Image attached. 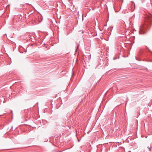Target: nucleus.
<instances>
[{
	"instance_id": "obj_1",
	"label": "nucleus",
	"mask_w": 152,
	"mask_h": 152,
	"mask_svg": "<svg viewBox=\"0 0 152 152\" xmlns=\"http://www.w3.org/2000/svg\"><path fill=\"white\" fill-rule=\"evenodd\" d=\"M146 29V27H145L143 25L140 26V31L139 33L140 34H145L146 32L145 30Z\"/></svg>"
},
{
	"instance_id": "obj_2",
	"label": "nucleus",
	"mask_w": 152,
	"mask_h": 152,
	"mask_svg": "<svg viewBox=\"0 0 152 152\" xmlns=\"http://www.w3.org/2000/svg\"><path fill=\"white\" fill-rule=\"evenodd\" d=\"M145 50H143V49H140V54H142L143 55H145Z\"/></svg>"
},
{
	"instance_id": "obj_3",
	"label": "nucleus",
	"mask_w": 152,
	"mask_h": 152,
	"mask_svg": "<svg viewBox=\"0 0 152 152\" xmlns=\"http://www.w3.org/2000/svg\"><path fill=\"white\" fill-rule=\"evenodd\" d=\"M148 17V18H150V21L151 20H151H152V15H151Z\"/></svg>"
},
{
	"instance_id": "obj_4",
	"label": "nucleus",
	"mask_w": 152,
	"mask_h": 152,
	"mask_svg": "<svg viewBox=\"0 0 152 152\" xmlns=\"http://www.w3.org/2000/svg\"><path fill=\"white\" fill-rule=\"evenodd\" d=\"M148 148L149 149V151H151V149H150V147L149 146H148Z\"/></svg>"
},
{
	"instance_id": "obj_5",
	"label": "nucleus",
	"mask_w": 152,
	"mask_h": 152,
	"mask_svg": "<svg viewBox=\"0 0 152 152\" xmlns=\"http://www.w3.org/2000/svg\"><path fill=\"white\" fill-rule=\"evenodd\" d=\"M115 59H116V58H113V59H114V60H115Z\"/></svg>"
},
{
	"instance_id": "obj_6",
	"label": "nucleus",
	"mask_w": 152,
	"mask_h": 152,
	"mask_svg": "<svg viewBox=\"0 0 152 152\" xmlns=\"http://www.w3.org/2000/svg\"><path fill=\"white\" fill-rule=\"evenodd\" d=\"M129 152H131L130 151H129Z\"/></svg>"
}]
</instances>
